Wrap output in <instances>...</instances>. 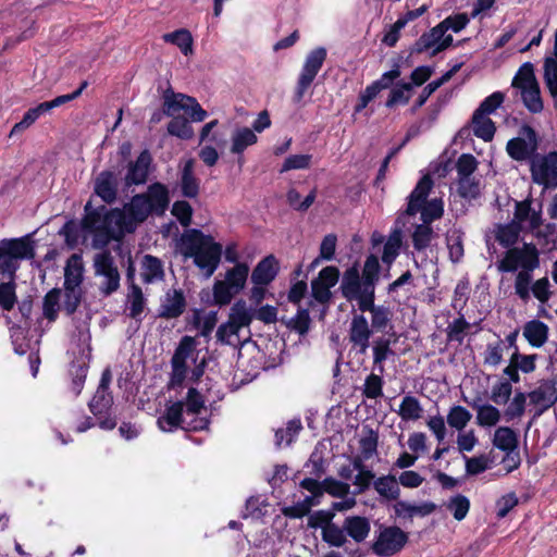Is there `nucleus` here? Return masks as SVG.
<instances>
[{"label": "nucleus", "instance_id": "f257e3e1", "mask_svg": "<svg viewBox=\"0 0 557 557\" xmlns=\"http://www.w3.org/2000/svg\"><path fill=\"white\" fill-rule=\"evenodd\" d=\"M169 205V189L160 182L150 184L145 193L134 195L131 201L125 203L128 214L127 234L134 233L151 214L163 216Z\"/></svg>", "mask_w": 557, "mask_h": 557}, {"label": "nucleus", "instance_id": "f03ea898", "mask_svg": "<svg viewBox=\"0 0 557 557\" xmlns=\"http://www.w3.org/2000/svg\"><path fill=\"white\" fill-rule=\"evenodd\" d=\"M182 253L194 258V263L210 277L219 267L222 256V245L215 243L211 235H206L198 228L187 230L181 237Z\"/></svg>", "mask_w": 557, "mask_h": 557}, {"label": "nucleus", "instance_id": "7ed1b4c3", "mask_svg": "<svg viewBox=\"0 0 557 557\" xmlns=\"http://www.w3.org/2000/svg\"><path fill=\"white\" fill-rule=\"evenodd\" d=\"M84 218L81 221V230L85 233H92L103 226L115 224L123 227L127 232L128 214L125 206L120 208L108 209L104 205L92 208L89 200L84 207Z\"/></svg>", "mask_w": 557, "mask_h": 557}, {"label": "nucleus", "instance_id": "20e7f679", "mask_svg": "<svg viewBox=\"0 0 557 557\" xmlns=\"http://www.w3.org/2000/svg\"><path fill=\"white\" fill-rule=\"evenodd\" d=\"M94 270L96 276H102L99 286L102 296L108 297L120 288L121 275L110 250H103L94 256Z\"/></svg>", "mask_w": 557, "mask_h": 557}, {"label": "nucleus", "instance_id": "39448f33", "mask_svg": "<svg viewBox=\"0 0 557 557\" xmlns=\"http://www.w3.org/2000/svg\"><path fill=\"white\" fill-rule=\"evenodd\" d=\"M408 542V534L399 527H381L376 540L371 545L374 554L389 557L399 553Z\"/></svg>", "mask_w": 557, "mask_h": 557}, {"label": "nucleus", "instance_id": "423d86ee", "mask_svg": "<svg viewBox=\"0 0 557 557\" xmlns=\"http://www.w3.org/2000/svg\"><path fill=\"white\" fill-rule=\"evenodd\" d=\"M325 59L326 49L324 47H318L309 52L297 82L294 94V102L298 103L302 100L305 92L313 83Z\"/></svg>", "mask_w": 557, "mask_h": 557}, {"label": "nucleus", "instance_id": "0eeeda50", "mask_svg": "<svg viewBox=\"0 0 557 557\" xmlns=\"http://www.w3.org/2000/svg\"><path fill=\"white\" fill-rule=\"evenodd\" d=\"M539 148V137L535 129L523 124L519 128V136L507 141L506 151L515 161H524L535 153Z\"/></svg>", "mask_w": 557, "mask_h": 557}, {"label": "nucleus", "instance_id": "6e6552de", "mask_svg": "<svg viewBox=\"0 0 557 557\" xmlns=\"http://www.w3.org/2000/svg\"><path fill=\"white\" fill-rule=\"evenodd\" d=\"M184 406L185 403L183 400H177L166 406L164 414L158 418V426L162 431H172L176 428H182L186 431H201L208 429L209 420L206 418H196L189 422L187 426H182L184 421Z\"/></svg>", "mask_w": 557, "mask_h": 557}, {"label": "nucleus", "instance_id": "1a4fd4ad", "mask_svg": "<svg viewBox=\"0 0 557 557\" xmlns=\"http://www.w3.org/2000/svg\"><path fill=\"white\" fill-rule=\"evenodd\" d=\"M532 181L544 188L557 187V151L534 159L530 166Z\"/></svg>", "mask_w": 557, "mask_h": 557}, {"label": "nucleus", "instance_id": "9d476101", "mask_svg": "<svg viewBox=\"0 0 557 557\" xmlns=\"http://www.w3.org/2000/svg\"><path fill=\"white\" fill-rule=\"evenodd\" d=\"M341 272L335 265H327L323 268L317 277L311 281V297L319 304L329 306L333 293L331 288L334 287L339 280Z\"/></svg>", "mask_w": 557, "mask_h": 557}, {"label": "nucleus", "instance_id": "9b49d317", "mask_svg": "<svg viewBox=\"0 0 557 557\" xmlns=\"http://www.w3.org/2000/svg\"><path fill=\"white\" fill-rule=\"evenodd\" d=\"M111 381L112 372L111 369L107 367L101 373L100 382L96 393L88 403V408L95 417L108 414L113 406V395L110 392Z\"/></svg>", "mask_w": 557, "mask_h": 557}, {"label": "nucleus", "instance_id": "f8f14e48", "mask_svg": "<svg viewBox=\"0 0 557 557\" xmlns=\"http://www.w3.org/2000/svg\"><path fill=\"white\" fill-rule=\"evenodd\" d=\"M33 234H27L18 238H4L0 240V253L2 257H9L12 260H30L35 257V242Z\"/></svg>", "mask_w": 557, "mask_h": 557}, {"label": "nucleus", "instance_id": "ddd939ff", "mask_svg": "<svg viewBox=\"0 0 557 557\" xmlns=\"http://www.w3.org/2000/svg\"><path fill=\"white\" fill-rule=\"evenodd\" d=\"M151 162L152 157L148 149L143 150L135 161H128L127 173L124 177L125 186L146 184Z\"/></svg>", "mask_w": 557, "mask_h": 557}, {"label": "nucleus", "instance_id": "4468645a", "mask_svg": "<svg viewBox=\"0 0 557 557\" xmlns=\"http://www.w3.org/2000/svg\"><path fill=\"white\" fill-rule=\"evenodd\" d=\"M186 298L182 289L171 288L162 300L158 309V318L162 319H176L181 317L186 310Z\"/></svg>", "mask_w": 557, "mask_h": 557}, {"label": "nucleus", "instance_id": "2eb2a0df", "mask_svg": "<svg viewBox=\"0 0 557 557\" xmlns=\"http://www.w3.org/2000/svg\"><path fill=\"white\" fill-rule=\"evenodd\" d=\"M280 272V262L274 255L262 258L253 268L250 281L255 285H269Z\"/></svg>", "mask_w": 557, "mask_h": 557}, {"label": "nucleus", "instance_id": "dca6fc26", "mask_svg": "<svg viewBox=\"0 0 557 557\" xmlns=\"http://www.w3.org/2000/svg\"><path fill=\"white\" fill-rule=\"evenodd\" d=\"M373 333V330L363 314L360 313L352 317L349 329V341L354 346L359 347L361 354H364L369 348V341Z\"/></svg>", "mask_w": 557, "mask_h": 557}, {"label": "nucleus", "instance_id": "f3484780", "mask_svg": "<svg viewBox=\"0 0 557 557\" xmlns=\"http://www.w3.org/2000/svg\"><path fill=\"white\" fill-rule=\"evenodd\" d=\"M532 404L541 405L539 414L557 403V379L542 380L540 386L529 393Z\"/></svg>", "mask_w": 557, "mask_h": 557}, {"label": "nucleus", "instance_id": "a211bd4d", "mask_svg": "<svg viewBox=\"0 0 557 557\" xmlns=\"http://www.w3.org/2000/svg\"><path fill=\"white\" fill-rule=\"evenodd\" d=\"M119 180L113 171L104 170L95 180L94 191L106 203H113L117 197Z\"/></svg>", "mask_w": 557, "mask_h": 557}, {"label": "nucleus", "instance_id": "6ab92c4d", "mask_svg": "<svg viewBox=\"0 0 557 557\" xmlns=\"http://www.w3.org/2000/svg\"><path fill=\"white\" fill-rule=\"evenodd\" d=\"M433 180L430 174L423 175L417 183L413 190L408 196V205L405 213L407 215H414L428 200V196L433 187Z\"/></svg>", "mask_w": 557, "mask_h": 557}, {"label": "nucleus", "instance_id": "aec40b11", "mask_svg": "<svg viewBox=\"0 0 557 557\" xmlns=\"http://www.w3.org/2000/svg\"><path fill=\"white\" fill-rule=\"evenodd\" d=\"M549 327L541 320L533 319L523 325L522 335L528 341L530 346L540 348L548 339Z\"/></svg>", "mask_w": 557, "mask_h": 557}, {"label": "nucleus", "instance_id": "412c9836", "mask_svg": "<svg viewBox=\"0 0 557 557\" xmlns=\"http://www.w3.org/2000/svg\"><path fill=\"white\" fill-rule=\"evenodd\" d=\"M84 281V264L82 256L74 253L72 255L64 268V283L63 287L83 288L82 284Z\"/></svg>", "mask_w": 557, "mask_h": 557}, {"label": "nucleus", "instance_id": "4be33fe9", "mask_svg": "<svg viewBox=\"0 0 557 557\" xmlns=\"http://www.w3.org/2000/svg\"><path fill=\"white\" fill-rule=\"evenodd\" d=\"M344 530L346 536L348 535L355 542L361 543L368 537L371 524L367 517L349 516L344 520Z\"/></svg>", "mask_w": 557, "mask_h": 557}, {"label": "nucleus", "instance_id": "5701e85b", "mask_svg": "<svg viewBox=\"0 0 557 557\" xmlns=\"http://www.w3.org/2000/svg\"><path fill=\"white\" fill-rule=\"evenodd\" d=\"M181 194L185 198H196L199 195V180L194 174V160L189 159L185 162L180 181Z\"/></svg>", "mask_w": 557, "mask_h": 557}, {"label": "nucleus", "instance_id": "b1692460", "mask_svg": "<svg viewBox=\"0 0 557 557\" xmlns=\"http://www.w3.org/2000/svg\"><path fill=\"white\" fill-rule=\"evenodd\" d=\"M361 275L359 273L358 264L355 263L352 267L348 268L342 278V283L339 286L341 293L344 298L348 301H351L357 297L361 287Z\"/></svg>", "mask_w": 557, "mask_h": 557}, {"label": "nucleus", "instance_id": "393cba45", "mask_svg": "<svg viewBox=\"0 0 557 557\" xmlns=\"http://www.w3.org/2000/svg\"><path fill=\"white\" fill-rule=\"evenodd\" d=\"M521 231V224L516 221L506 224L498 223L495 225V239L504 248H511L518 243Z\"/></svg>", "mask_w": 557, "mask_h": 557}, {"label": "nucleus", "instance_id": "a878e982", "mask_svg": "<svg viewBox=\"0 0 557 557\" xmlns=\"http://www.w3.org/2000/svg\"><path fill=\"white\" fill-rule=\"evenodd\" d=\"M444 25L441 22L431 28L429 32L423 33L413 44L410 49V53H422L428 51L429 49H433L438 41L445 35Z\"/></svg>", "mask_w": 557, "mask_h": 557}, {"label": "nucleus", "instance_id": "bb28decb", "mask_svg": "<svg viewBox=\"0 0 557 557\" xmlns=\"http://www.w3.org/2000/svg\"><path fill=\"white\" fill-rule=\"evenodd\" d=\"M126 233L123 227L115 230L113 225L103 226L91 233L94 234L91 246L95 249L107 250L111 240L120 242Z\"/></svg>", "mask_w": 557, "mask_h": 557}, {"label": "nucleus", "instance_id": "cd10ccee", "mask_svg": "<svg viewBox=\"0 0 557 557\" xmlns=\"http://www.w3.org/2000/svg\"><path fill=\"white\" fill-rule=\"evenodd\" d=\"M253 320V311L247 307L244 299L236 300L231 307L227 326L233 324L235 327L249 326Z\"/></svg>", "mask_w": 557, "mask_h": 557}, {"label": "nucleus", "instance_id": "c85d7f7f", "mask_svg": "<svg viewBox=\"0 0 557 557\" xmlns=\"http://www.w3.org/2000/svg\"><path fill=\"white\" fill-rule=\"evenodd\" d=\"M163 109L166 116H173L175 113L180 111H188V102L185 101V98H191L190 96L184 94H176L169 85V87L163 90Z\"/></svg>", "mask_w": 557, "mask_h": 557}, {"label": "nucleus", "instance_id": "c756f323", "mask_svg": "<svg viewBox=\"0 0 557 557\" xmlns=\"http://www.w3.org/2000/svg\"><path fill=\"white\" fill-rule=\"evenodd\" d=\"M231 152L244 153V151L258 141L256 133L249 127H237L231 137Z\"/></svg>", "mask_w": 557, "mask_h": 557}, {"label": "nucleus", "instance_id": "7c9ffc66", "mask_svg": "<svg viewBox=\"0 0 557 557\" xmlns=\"http://www.w3.org/2000/svg\"><path fill=\"white\" fill-rule=\"evenodd\" d=\"M371 313V329L373 332L385 333L387 329L393 330L392 324L393 311L389 307L377 305L373 309H370Z\"/></svg>", "mask_w": 557, "mask_h": 557}, {"label": "nucleus", "instance_id": "2f4dec72", "mask_svg": "<svg viewBox=\"0 0 557 557\" xmlns=\"http://www.w3.org/2000/svg\"><path fill=\"white\" fill-rule=\"evenodd\" d=\"M496 267L500 273H513L519 268H521V271H527L519 247L507 248L505 257L497 261Z\"/></svg>", "mask_w": 557, "mask_h": 557}, {"label": "nucleus", "instance_id": "473e14b6", "mask_svg": "<svg viewBox=\"0 0 557 557\" xmlns=\"http://www.w3.org/2000/svg\"><path fill=\"white\" fill-rule=\"evenodd\" d=\"M373 487L380 496L387 500H397L399 498L400 488L396 476L393 474L377 478L373 482Z\"/></svg>", "mask_w": 557, "mask_h": 557}, {"label": "nucleus", "instance_id": "72a5a7b5", "mask_svg": "<svg viewBox=\"0 0 557 557\" xmlns=\"http://www.w3.org/2000/svg\"><path fill=\"white\" fill-rule=\"evenodd\" d=\"M395 342L396 339L392 341L391 337L383 336L377 337L373 342V363L380 374L384 372L383 362L395 355L394 350L391 348V345Z\"/></svg>", "mask_w": 557, "mask_h": 557}, {"label": "nucleus", "instance_id": "f704fd0d", "mask_svg": "<svg viewBox=\"0 0 557 557\" xmlns=\"http://www.w3.org/2000/svg\"><path fill=\"white\" fill-rule=\"evenodd\" d=\"M281 322L287 329L297 332L300 336L308 334L311 325V318L308 308H299L295 317L290 319L281 318Z\"/></svg>", "mask_w": 557, "mask_h": 557}, {"label": "nucleus", "instance_id": "c9c22d12", "mask_svg": "<svg viewBox=\"0 0 557 557\" xmlns=\"http://www.w3.org/2000/svg\"><path fill=\"white\" fill-rule=\"evenodd\" d=\"M463 235L459 228H451L446 233V245L453 263H458L463 257Z\"/></svg>", "mask_w": 557, "mask_h": 557}, {"label": "nucleus", "instance_id": "e433bc0d", "mask_svg": "<svg viewBox=\"0 0 557 557\" xmlns=\"http://www.w3.org/2000/svg\"><path fill=\"white\" fill-rule=\"evenodd\" d=\"M163 40L180 48L184 55L193 53V36L186 28H180L163 35Z\"/></svg>", "mask_w": 557, "mask_h": 557}, {"label": "nucleus", "instance_id": "4c0bfd02", "mask_svg": "<svg viewBox=\"0 0 557 557\" xmlns=\"http://www.w3.org/2000/svg\"><path fill=\"white\" fill-rule=\"evenodd\" d=\"M493 445L503 451H515L518 447L516 432L508 426H499L495 431Z\"/></svg>", "mask_w": 557, "mask_h": 557}, {"label": "nucleus", "instance_id": "58836bf2", "mask_svg": "<svg viewBox=\"0 0 557 557\" xmlns=\"http://www.w3.org/2000/svg\"><path fill=\"white\" fill-rule=\"evenodd\" d=\"M62 290L59 287L50 289L42 299V315L49 321L54 322L58 319Z\"/></svg>", "mask_w": 557, "mask_h": 557}, {"label": "nucleus", "instance_id": "ea45409f", "mask_svg": "<svg viewBox=\"0 0 557 557\" xmlns=\"http://www.w3.org/2000/svg\"><path fill=\"white\" fill-rule=\"evenodd\" d=\"M403 244V232L400 228H395L388 236L384 244L382 261L388 267L395 261L399 255V250Z\"/></svg>", "mask_w": 557, "mask_h": 557}, {"label": "nucleus", "instance_id": "a19ab883", "mask_svg": "<svg viewBox=\"0 0 557 557\" xmlns=\"http://www.w3.org/2000/svg\"><path fill=\"white\" fill-rule=\"evenodd\" d=\"M248 274V264L239 262L226 272L224 282L234 289V293H239L245 287Z\"/></svg>", "mask_w": 557, "mask_h": 557}, {"label": "nucleus", "instance_id": "79ce46f5", "mask_svg": "<svg viewBox=\"0 0 557 557\" xmlns=\"http://www.w3.org/2000/svg\"><path fill=\"white\" fill-rule=\"evenodd\" d=\"M436 234L430 224H417L411 234L412 246L417 251H423L430 246Z\"/></svg>", "mask_w": 557, "mask_h": 557}, {"label": "nucleus", "instance_id": "37998d69", "mask_svg": "<svg viewBox=\"0 0 557 557\" xmlns=\"http://www.w3.org/2000/svg\"><path fill=\"white\" fill-rule=\"evenodd\" d=\"M520 90L523 104L531 113H540L543 111L544 104L541 98L539 83L531 86H523Z\"/></svg>", "mask_w": 557, "mask_h": 557}, {"label": "nucleus", "instance_id": "c03bdc74", "mask_svg": "<svg viewBox=\"0 0 557 557\" xmlns=\"http://www.w3.org/2000/svg\"><path fill=\"white\" fill-rule=\"evenodd\" d=\"M423 409L421 407L418 398L411 395H407L403 398L399 409L397 411L398 416L404 421H416L422 417Z\"/></svg>", "mask_w": 557, "mask_h": 557}, {"label": "nucleus", "instance_id": "a18cd8bd", "mask_svg": "<svg viewBox=\"0 0 557 557\" xmlns=\"http://www.w3.org/2000/svg\"><path fill=\"white\" fill-rule=\"evenodd\" d=\"M89 366L83 360L72 361L70 367V375L72 377V391L78 396L84 387Z\"/></svg>", "mask_w": 557, "mask_h": 557}, {"label": "nucleus", "instance_id": "49530a36", "mask_svg": "<svg viewBox=\"0 0 557 557\" xmlns=\"http://www.w3.org/2000/svg\"><path fill=\"white\" fill-rule=\"evenodd\" d=\"M168 133L183 140H188L194 137V129L189 121L184 116H173L168 124Z\"/></svg>", "mask_w": 557, "mask_h": 557}, {"label": "nucleus", "instance_id": "de8ad7c7", "mask_svg": "<svg viewBox=\"0 0 557 557\" xmlns=\"http://www.w3.org/2000/svg\"><path fill=\"white\" fill-rule=\"evenodd\" d=\"M421 213V221L425 224H432L435 220H438L444 214V202L442 198H434L421 205L419 210Z\"/></svg>", "mask_w": 557, "mask_h": 557}, {"label": "nucleus", "instance_id": "09e8293b", "mask_svg": "<svg viewBox=\"0 0 557 557\" xmlns=\"http://www.w3.org/2000/svg\"><path fill=\"white\" fill-rule=\"evenodd\" d=\"M364 436L359 440L360 455L372 458L377 451L379 434L368 425L363 426Z\"/></svg>", "mask_w": 557, "mask_h": 557}, {"label": "nucleus", "instance_id": "8fccbe9b", "mask_svg": "<svg viewBox=\"0 0 557 557\" xmlns=\"http://www.w3.org/2000/svg\"><path fill=\"white\" fill-rule=\"evenodd\" d=\"M457 193L463 199H476L481 195L480 181L471 176L458 177Z\"/></svg>", "mask_w": 557, "mask_h": 557}, {"label": "nucleus", "instance_id": "3c124183", "mask_svg": "<svg viewBox=\"0 0 557 557\" xmlns=\"http://www.w3.org/2000/svg\"><path fill=\"white\" fill-rule=\"evenodd\" d=\"M471 123L473 124L474 136L484 141H491L494 138L496 126L490 117L481 115V119L475 120L473 114Z\"/></svg>", "mask_w": 557, "mask_h": 557}, {"label": "nucleus", "instance_id": "603ef678", "mask_svg": "<svg viewBox=\"0 0 557 557\" xmlns=\"http://www.w3.org/2000/svg\"><path fill=\"white\" fill-rule=\"evenodd\" d=\"M401 62L403 57L393 59L392 69L383 73L379 79L374 81L381 91L388 88L392 89L395 86L397 79L401 75Z\"/></svg>", "mask_w": 557, "mask_h": 557}, {"label": "nucleus", "instance_id": "864d4df0", "mask_svg": "<svg viewBox=\"0 0 557 557\" xmlns=\"http://www.w3.org/2000/svg\"><path fill=\"white\" fill-rule=\"evenodd\" d=\"M322 541L332 547H342L346 544L347 537L344 530V525L341 528L336 523L332 522L326 528H323Z\"/></svg>", "mask_w": 557, "mask_h": 557}, {"label": "nucleus", "instance_id": "5fc2aeb1", "mask_svg": "<svg viewBox=\"0 0 557 557\" xmlns=\"http://www.w3.org/2000/svg\"><path fill=\"white\" fill-rule=\"evenodd\" d=\"M63 288H64L63 310L67 317H71L77 311V309L85 296V292L83 288H74V287H63Z\"/></svg>", "mask_w": 557, "mask_h": 557}, {"label": "nucleus", "instance_id": "6e6d98bb", "mask_svg": "<svg viewBox=\"0 0 557 557\" xmlns=\"http://www.w3.org/2000/svg\"><path fill=\"white\" fill-rule=\"evenodd\" d=\"M16 282L0 283V308L3 311H11L17 304Z\"/></svg>", "mask_w": 557, "mask_h": 557}, {"label": "nucleus", "instance_id": "4d7b16f0", "mask_svg": "<svg viewBox=\"0 0 557 557\" xmlns=\"http://www.w3.org/2000/svg\"><path fill=\"white\" fill-rule=\"evenodd\" d=\"M505 95L502 91H495L486 97L479 108L474 111V119H481V115L486 116L487 114L494 113L504 102Z\"/></svg>", "mask_w": 557, "mask_h": 557}, {"label": "nucleus", "instance_id": "13d9d810", "mask_svg": "<svg viewBox=\"0 0 557 557\" xmlns=\"http://www.w3.org/2000/svg\"><path fill=\"white\" fill-rule=\"evenodd\" d=\"M195 346L196 341L194 337L187 335L183 336L174 350V354L171 358V363L187 364V358L195 349Z\"/></svg>", "mask_w": 557, "mask_h": 557}, {"label": "nucleus", "instance_id": "bf43d9fd", "mask_svg": "<svg viewBox=\"0 0 557 557\" xmlns=\"http://www.w3.org/2000/svg\"><path fill=\"white\" fill-rule=\"evenodd\" d=\"M471 412L462 406L456 405L453 406L447 414V423L458 430L461 431L466 428L468 422L471 420Z\"/></svg>", "mask_w": 557, "mask_h": 557}, {"label": "nucleus", "instance_id": "052dcab7", "mask_svg": "<svg viewBox=\"0 0 557 557\" xmlns=\"http://www.w3.org/2000/svg\"><path fill=\"white\" fill-rule=\"evenodd\" d=\"M127 298L131 300L128 315L132 319L138 320L146 306V299L144 297L141 287L139 285L129 286Z\"/></svg>", "mask_w": 557, "mask_h": 557}, {"label": "nucleus", "instance_id": "680f3d73", "mask_svg": "<svg viewBox=\"0 0 557 557\" xmlns=\"http://www.w3.org/2000/svg\"><path fill=\"white\" fill-rule=\"evenodd\" d=\"M446 507L449 511L453 512V516L457 521H461L469 512L470 500L467 496L457 494L449 498Z\"/></svg>", "mask_w": 557, "mask_h": 557}, {"label": "nucleus", "instance_id": "e2e57ef3", "mask_svg": "<svg viewBox=\"0 0 557 557\" xmlns=\"http://www.w3.org/2000/svg\"><path fill=\"white\" fill-rule=\"evenodd\" d=\"M537 84L535 74H534V66L531 62H524L519 71L517 72L516 76L512 79V86L516 88H523V86H531Z\"/></svg>", "mask_w": 557, "mask_h": 557}, {"label": "nucleus", "instance_id": "0e129e2a", "mask_svg": "<svg viewBox=\"0 0 557 557\" xmlns=\"http://www.w3.org/2000/svg\"><path fill=\"white\" fill-rule=\"evenodd\" d=\"M235 294L234 289L224 281H216L213 284L212 301L215 302L216 306L223 307L231 304Z\"/></svg>", "mask_w": 557, "mask_h": 557}, {"label": "nucleus", "instance_id": "69168bd1", "mask_svg": "<svg viewBox=\"0 0 557 557\" xmlns=\"http://www.w3.org/2000/svg\"><path fill=\"white\" fill-rule=\"evenodd\" d=\"M527 395L523 392H516L510 404L504 411V417L507 422L520 418L525 411Z\"/></svg>", "mask_w": 557, "mask_h": 557}, {"label": "nucleus", "instance_id": "338daca9", "mask_svg": "<svg viewBox=\"0 0 557 557\" xmlns=\"http://www.w3.org/2000/svg\"><path fill=\"white\" fill-rule=\"evenodd\" d=\"M384 381L381 375L371 373L366 377L362 395L370 399H375L383 395Z\"/></svg>", "mask_w": 557, "mask_h": 557}, {"label": "nucleus", "instance_id": "774afa93", "mask_svg": "<svg viewBox=\"0 0 557 557\" xmlns=\"http://www.w3.org/2000/svg\"><path fill=\"white\" fill-rule=\"evenodd\" d=\"M500 420L499 410L493 405H484L479 408L476 413V423L481 426L496 425Z\"/></svg>", "mask_w": 557, "mask_h": 557}]
</instances>
